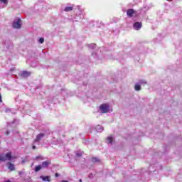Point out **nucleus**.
<instances>
[{"label":"nucleus","mask_w":182,"mask_h":182,"mask_svg":"<svg viewBox=\"0 0 182 182\" xmlns=\"http://www.w3.org/2000/svg\"><path fill=\"white\" fill-rule=\"evenodd\" d=\"M0 103H2V95L0 94Z\"/></svg>","instance_id":"23"},{"label":"nucleus","mask_w":182,"mask_h":182,"mask_svg":"<svg viewBox=\"0 0 182 182\" xmlns=\"http://www.w3.org/2000/svg\"><path fill=\"white\" fill-rule=\"evenodd\" d=\"M80 182H82V179H80V181H79Z\"/></svg>","instance_id":"29"},{"label":"nucleus","mask_w":182,"mask_h":182,"mask_svg":"<svg viewBox=\"0 0 182 182\" xmlns=\"http://www.w3.org/2000/svg\"><path fill=\"white\" fill-rule=\"evenodd\" d=\"M76 156H77V157H82V154H77Z\"/></svg>","instance_id":"22"},{"label":"nucleus","mask_w":182,"mask_h":182,"mask_svg":"<svg viewBox=\"0 0 182 182\" xmlns=\"http://www.w3.org/2000/svg\"><path fill=\"white\" fill-rule=\"evenodd\" d=\"M138 83L141 86V85H146L147 82H146L144 80H141Z\"/></svg>","instance_id":"15"},{"label":"nucleus","mask_w":182,"mask_h":182,"mask_svg":"<svg viewBox=\"0 0 182 182\" xmlns=\"http://www.w3.org/2000/svg\"><path fill=\"white\" fill-rule=\"evenodd\" d=\"M133 27L135 31H139V29H141V23L135 22L133 25Z\"/></svg>","instance_id":"7"},{"label":"nucleus","mask_w":182,"mask_h":182,"mask_svg":"<svg viewBox=\"0 0 182 182\" xmlns=\"http://www.w3.org/2000/svg\"><path fill=\"white\" fill-rule=\"evenodd\" d=\"M9 134H10L9 131H6L5 132L6 136H9Z\"/></svg>","instance_id":"21"},{"label":"nucleus","mask_w":182,"mask_h":182,"mask_svg":"<svg viewBox=\"0 0 182 182\" xmlns=\"http://www.w3.org/2000/svg\"><path fill=\"white\" fill-rule=\"evenodd\" d=\"M43 137H45V134L41 133L36 136V138L34 140L35 143H37L38 141H41L42 140Z\"/></svg>","instance_id":"5"},{"label":"nucleus","mask_w":182,"mask_h":182,"mask_svg":"<svg viewBox=\"0 0 182 182\" xmlns=\"http://www.w3.org/2000/svg\"><path fill=\"white\" fill-rule=\"evenodd\" d=\"M8 168L10 171H15V165L11 162L7 163Z\"/></svg>","instance_id":"8"},{"label":"nucleus","mask_w":182,"mask_h":182,"mask_svg":"<svg viewBox=\"0 0 182 182\" xmlns=\"http://www.w3.org/2000/svg\"><path fill=\"white\" fill-rule=\"evenodd\" d=\"M39 43H43L45 42V39L43 38H41L38 40Z\"/></svg>","instance_id":"19"},{"label":"nucleus","mask_w":182,"mask_h":182,"mask_svg":"<svg viewBox=\"0 0 182 182\" xmlns=\"http://www.w3.org/2000/svg\"><path fill=\"white\" fill-rule=\"evenodd\" d=\"M21 26L22 20H21V18H17L13 22V28H14L15 29H19Z\"/></svg>","instance_id":"3"},{"label":"nucleus","mask_w":182,"mask_h":182,"mask_svg":"<svg viewBox=\"0 0 182 182\" xmlns=\"http://www.w3.org/2000/svg\"><path fill=\"white\" fill-rule=\"evenodd\" d=\"M21 76L23 77H28V76H31V73L27 72V71H23L21 73Z\"/></svg>","instance_id":"10"},{"label":"nucleus","mask_w":182,"mask_h":182,"mask_svg":"<svg viewBox=\"0 0 182 182\" xmlns=\"http://www.w3.org/2000/svg\"><path fill=\"white\" fill-rule=\"evenodd\" d=\"M88 47H89L90 49H95V48H96V44H95V43L90 44L88 46Z\"/></svg>","instance_id":"16"},{"label":"nucleus","mask_w":182,"mask_h":182,"mask_svg":"<svg viewBox=\"0 0 182 182\" xmlns=\"http://www.w3.org/2000/svg\"><path fill=\"white\" fill-rule=\"evenodd\" d=\"M61 182H69V181H62Z\"/></svg>","instance_id":"27"},{"label":"nucleus","mask_w":182,"mask_h":182,"mask_svg":"<svg viewBox=\"0 0 182 182\" xmlns=\"http://www.w3.org/2000/svg\"><path fill=\"white\" fill-rule=\"evenodd\" d=\"M32 149H33V150L36 149V146L33 145V146H32Z\"/></svg>","instance_id":"24"},{"label":"nucleus","mask_w":182,"mask_h":182,"mask_svg":"<svg viewBox=\"0 0 182 182\" xmlns=\"http://www.w3.org/2000/svg\"><path fill=\"white\" fill-rule=\"evenodd\" d=\"M134 90L136 92H139V90H141V85L139 83H136L134 85Z\"/></svg>","instance_id":"9"},{"label":"nucleus","mask_w":182,"mask_h":182,"mask_svg":"<svg viewBox=\"0 0 182 182\" xmlns=\"http://www.w3.org/2000/svg\"><path fill=\"white\" fill-rule=\"evenodd\" d=\"M55 177H59V173H55Z\"/></svg>","instance_id":"26"},{"label":"nucleus","mask_w":182,"mask_h":182,"mask_svg":"<svg viewBox=\"0 0 182 182\" xmlns=\"http://www.w3.org/2000/svg\"><path fill=\"white\" fill-rule=\"evenodd\" d=\"M78 18H80V19H83L85 18V16H83V12L81 11L79 15H77L75 19H77Z\"/></svg>","instance_id":"13"},{"label":"nucleus","mask_w":182,"mask_h":182,"mask_svg":"<svg viewBox=\"0 0 182 182\" xmlns=\"http://www.w3.org/2000/svg\"><path fill=\"white\" fill-rule=\"evenodd\" d=\"M136 14H137V12L132 9H129L127 11V15L129 16V18H132L133 15H136Z\"/></svg>","instance_id":"4"},{"label":"nucleus","mask_w":182,"mask_h":182,"mask_svg":"<svg viewBox=\"0 0 182 182\" xmlns=\"http://www.w3.org/2000/svg\"><path fill=\"white\" fill-rule=\"evenodd\" d=\"M109 109H110V105H109V104L107 103L102 104L100 106V110L102 113H109Z\"/></svg>","instance_id":"2"},{"label":"nucleus","mask_w":182,"mask_h":182,"mask_svg":"<svg viewBox=\"0 0 182 182\" xmlns=\"http://www.w3.org/2000/svg\"><path fill=\"white\" fill-rule=\"evenodd\" d=\"M40 178H42L43 181H50V177L49 176H40Z\"/></svg>","instance_id":"11"},{"label":"nucleus","mask_w":182,"mask_h":182,"mask_svg":"<svg viewBox=\"0 0 182 182\" xmlns=\"http://www.w3.org/2000/svg\"><path fill=\"white\" fill-rule=\"evenodd\" d=\"M65 12H70V11H73V7L67 6L64 9Z\"/></svg>","instance_id":"12"},{"label":"nucleus","mask_w":182,"mask_h":182,"mask_svg":"<svg viewBox=\"0 0 182 182\" xmlns=\"http://www.w3.org/2000/svg\"><path fill=\"white\" fill-rule=\"evenodd\" d=\"M18 174H20V175L22 174V172L21 171L18 172Z\"/></svg>","instance_id":"28"},{"label":"nucleus","mask_w":182,"mask_h":182,"mask_svg":"<svg viewBox=\"0 0 182 182\" xmlns=\"http://www.w3.org/2000/svg\"><path fill=\"white\" fill-rule=\"evenodd\" d=\"M26 161V160L21 161V164H25Z\"/></svg>","instance_id":"25"},{"label":"nucleus","mask_w":182,"mask_h":182,"mask_svg":"<svg viewBox=\"0 0 182 182\" xmlns=\"http://www.w3.org/2000/svg\"><path fill=\"white\" fill-rule=\"evenodd\" d=\"M99 129H100V131H99V132H103V128H100V126H97V130H99Z\"/></svg>","instance_id":"20"},{"label":"nucleus","mask_w":182,"mask_h":182,"mask_svg":"<svg viewBox=\"0 0 182 182\" xmlns=\"http://www.w3.org/2000/svg\"><path fill=\"white\" fill-rule=\"evenodd\" d=\"M41 168H42V166H41V165L36 166V168H35L36 173H38V171H39Z\"/></svg>","instance_id":"14"},{"label":"nucleus","mask_w":182,"mask_h":182,"mask_svg":"<svg viewBox=\"0 0 182 182\" xmlns=\"http://www.w3.org/2000/svg\"><path fill=\"white\" fill-rule=\"evenodd\" d=\"M50 164H52V162L50 161H43L42 162L41 167L42 168H48Z\"/></svg>","instance_id":"6"},{"label":"nucleus","mask_w":182,"mask_h":182,"mask_svg":"<svg viewBox=\"0 0 182 182\" xmlns=\"http://www.w3.org/2000/svg\"><path fill=\"white\" fill-rule=\"evenodd\" d=\"M0 2L4 4V5H5V6H6L8 5V0H0Z\"/></svg>","instance_id":"17"},{"label":"nucleus","mask_w":182,"mask_h":182,"mask_svg":"<svg viewBox=\"0 0 182 182\" xmlns=\"http://www.w3.org/2000/svg\"><path fill=\"white\" fill-rule=\"evenodd\" d=\"M12 159H16L15 156H12V152H7L5 155L0 154V161H7L9 160L11 161Z\"/></svg>","instance_id":"1"},{"label":"nucleus","mask_w":182,"mask_h":182,"mask_svg":"<svg viewBox=\"0 0 182 182\" xmlns=\"http://www.w3.org/2000/svg\"><path fill=\"white\" fill-rule=\"evenodd\" d=\"M108 143H112L113 141V138L112 136H109L107 138Z\"/></svg>","instance_id":"18"}]
</instances>
